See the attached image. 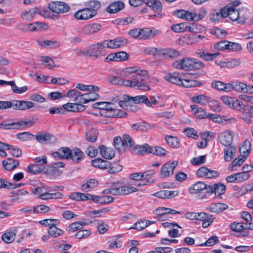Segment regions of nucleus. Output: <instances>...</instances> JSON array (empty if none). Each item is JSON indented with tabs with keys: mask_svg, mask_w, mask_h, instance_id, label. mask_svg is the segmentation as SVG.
I'll use <instances>...</instances> for the list:
<instances>
[{
	"mask_svg": "<svg viewBox=\"0 0 253 253\" xmlns=\"http://www.w3.org/2000/svg\"><path fill=\"white\" fill-rule=\"evenodd\" d=\"M122 74L124 78H128L133 74L131 80L122 79L120 84L142 90H150L149 86L143 82L148 79V72L137 67H128L122 70Z\"/></svg>",
	"mask_w": 253,
	"mask_h": 253,
	"instance_id": "obj_1",
	"label": "nucleus"
},
{
	"mask_svg": "<svg viewBox=\"0 0 253 253\" xmlns=\"http://www.w3.org/2000/svg\"><path fill=\"white\" fill-rule=\"evenodd\" d=\"M172 65L175 68L184 71L199 70L204 67L202 62L192 58H184L181 60H176Z\"/></svg>",
	"mask_w": 253,
	"mask_h": 253,
	"instance_id": "obj_2",
	"label": "nucleus"
},
{
	"mask_svg": "<svg viewBox=\"0 0 253 253\" xmlns=\"http://www.w3.org/2000/svg\"><path fill=\"white\" fill-rule=\"evenodd\" d=\"M137 189L129 186H119L117 183H113L110 187L103 191L104 194L121 196L136 192Z\"/></svg>",
	"mask_w": 253,
	"mask_h": 253,
	"instance_id": "obj_3",
	"label": "nucleus"
},
{
	"mask_svg": "<svg viewBox=\"0 0 253 253\" xmlns=\"http://www.w3.org/2000/svg\"><path fill=\"white\" fill-rule=\"evenodd\" d=\"M211 190V185H207L202 182H197L189 188L190 194H197L201 199L206 198L209 196V191Z\"/></svg>",
	"mask_w": 253,
	"mask_h": 253,
	"instance_id": "obj_4",
	"label": "nucleus"
},
{
	"mask_svg": "<svg viewBox=\"0 0 253 253\" xmlns=\"http://www.w3.org/2000/svg\"><path fill=\"white\" fill-rule=\"evenodd\" d=\"M34 124L35 122L32 120L14 122L10 119L6 120L0 123V128L2 129H18L25 126H31Z\"/></svg>",
	"mask_w": 253,
	"mask_h": 253,
	"instance_id": "obj_5",
	"label": "nucleus"
},
{
	"mask_svg": "<svg viewBox=\"0 0 253 253\" xmlns=\"http://www.w3.org/2000/svg\"><path fill=\"white\" fill-rule=\"evenodd\" d=\"M227 14V17L229 16L232 21H237L238 23L243 24L246 21V18L244 15H241V12H239L238 9L233 8L230 5H227L225 7Z\"/></svg>",
	"mask_w": 253,
	"mask_h": 253,
	"instance_id": "obj_6",
	"label": "nucleus"
},
{
	"mask_svg": "<svg viewBox=\"0 0 253 253\" xmlns=\"http://www.w3.org/2000/svg\"><path fill=\"white\" fill-rule=\"evenodd\" d=\"M49 9L56 14H63L68 12L70 7L65 2L60 1H52L48 4Z\"/></svg>",
	"mask_w": 253,
	"mask_h": 253,
	"instance_id": "obj_7",
	"label": "nucleus"
},
{
	"mask_svg": "<svg viewBox=\"0 0 253 253\" xmlns=\"http://www.w3.org/2000/svg\"><path fill=\"white\" fill-rule=\"evenodd\" d=\"M178 165L177 161L168 162L162 166L160 176L161 178L169 177L173 174L174 169Z\"/></svg>",
	"mask_w": 253,
	"mask_h": 253,
	"instance_id": "obj_8",
	"label": "nucleus"
},
{
	"mask_svg": "<svg viewBox=\"0 0 253 253\" xmlns=\"http://www.w3.org/2000/svg\"><path fill=\"white\" fill-rule=\"evenodd\" d=\"M218 139L220 143L224 146H230L233 141V132L229 130L221 132L218 135Z\"/></svg>",
	"mask_w": 253,
	"mask_h": 253,
	"instance_id": "obj_9",
	"label": "nucleus"
},
{
	"mask_svg": "<svg viewBox=\"0 0 253 253\" xmlns=\"http://www.w3.org/2000/svg\"><path fill=\"white\" fill-rule=\"evenodd\" d=\"M161 34V31L154 28L141 29L140 40H149Z\"/></svg>",
	"mask_w": 253,
	"mask_h": 253,
	"instance_id": "obj_10",
	"label": "nucleus"
},
{
	"mask_svg": "<svg viewBox=\"0 0 253 253\" xmlns=\"http://www.w3.org/2000/svg\"><path fill=\"white\" fill-rule=\"evenodd\" d=\"M102 45V42L90 45L87 49V55L95 58H98L102 55V50L104 48Z\"/></svg>",
	"mask_w": 253,
	"mask_h": 253,
	"instance_id": "obj_11",
	"label": "nucleus"
},
{
	"mask_svg": "<svg viewBox=\"0 0 253 253\" xmlns=\"http://www.w3.org/2000/svg\"><path fill=\"white\" fill-rule=\"evenodd\" d=\"M196 174L199 177L205 178H211L216 177L218 175L217 171L210 169L205 167L199 169L197 171Z\"/></svg>",
	"mask_w": 253,
	"mask_h": 253,
	"instance_id": "obj_12",
	"label": "nucleus"
},
{
	"mask_svg": "<svg viewBox=\"0 0 253 253\" xmlns=\"http://www.w3.org/2000/svg\"><path fill=\"white\" fill-rule=\"evenodd\" d=\"M48 28V25L41 22H35L28 23L25 25V30L30 32H36L46 30Z\"/></svg>",
	"mask_w": 253,
	"mask_h": 253,
	"instance_id": "obj_13",
	"label": "nucleus"
},
{
	"mask_svg": "<svg viewBox=\"0 0 253 253\" xmlns=\"http://www.w3.org/2000/svg\"><path fill=\"white\" fill-rule=\"evenodd\" d=\"M94 16L87 7L79 10L74 14V16L76 19L82 20L90 19Z\"/></svg>",
	"mask_w": 253,
	"mask_h": 253,
	"instance_id": "obj_14",
	"label": "nucleus"
},
{
	"mask_svg": "<svg viewBox=\"0 0 253 253\" xmlns=\"http://www.w3.org/2000/svg\"><path fill=\"white\" fill-rule=\"evenodd\" d=\"M159 54L160 56L166 59L173 58L179 56V52L172 48H164L159 50Z\"/></svg>",
	"mask_w": 253,
	"mask_h": 253,
	"instance_id": "obj_15",
	"label": "nucleus"
},
{
	"mask_svg": "<svg viewBox=\"0 0 253 253\" xmlns=\"http://www.w3.org/2000/svg\"><path fill=\"white\" fill-rule=\"evenodd\" d=\"M228 208V205L224 203H213L207 207V210L211 212L220 213L227 209Z\"/></svg>",
	"mask_w": 253,
	"mask_h": 253,
	"instance_id": "obj_16",
	"label": "nucleus"
},
{
	"mask_svg": "<svg viewBox=\"0 0 253 253\" xmlns=\"http://www.w3.org/2000/svg\"><path fill=\"white\" fill-rule=\"evenodd\" d=\"M99 150L100 155L106 159H111L115 156L114 150L110 148L106 147L105 145H101L99 147Z\"/></svg>",
	"mask_w": 253,
	"mask_h": 253,
	"instance_id": "obj_17",
	"label": "nucleus"
},
{
	"mask_svg": "<svg viewBox=\"0 0 253 253\" xmlns=\"http://www.w3.org/2000/svg\"><path fill=\"white\" fill-rule=\"evenodd\" d=\"M237 149L233 146L226 147L223 150L224 160L227 162H230L235 157Z\"/></svg>",
	"mask_w": 253,
	"mask_h": 253,
	"instance_id": "obj_18",
	"label": "nucleus"
},
{
	"mask_svg": "<svg viewBox=\"0 0 253 253\" xmlns=\"http://www.w3.org/2000/svg\"><path fill=\"white\" fill-rule=\"evenodd\" d=\"M84 152L78 148H75L71 150L70 158L76 163H79L84 158Z\"/></svg>",
	"mask_w": 253,
	"mask_h": 253,
	"instance_id": "obj_19",
	"label": "nucleus"
},
{
	"mask_svg": "<svg viewBox=\"0 0 253 253\" xmlns=\"http://www.w3.org/2000/svg\"><path fill=\"white\" fill-rule=\"evenodd\" d=\"M63 109L66 111L81 112L85 109L84 105L78 104L76 102L74 103H68L63 105Z\"/></svg>",
	"mask_w": 253,
	"mask_h": 253,
	"instance_id": "obj_20",
	"label": "nucleus"
},
{
	"mask_svg": "<svg viewBox=\"0 0 253 253\" xmlns=\"http://www.w3.org/2000/svg\"><path fill=\"white\" fill-rule=\"evenodd\" d=\"M37 7L25 10L21 12V18L25 21H31L37 14Z\"/></svg>",
	"mask_w": 253,
	"mask_h": 253,
	"instance_id": "obj_21",
	"label": "nucleus"
},
{
	"mask_svg": "<svg viewBox=\"0 0 253 253\" xmlns=\"http://www.w3.org/2000/svg\"><path fill=\"white\" fill-rule=\"evenodd\" d=\"M91 165L97 168L106 169L111 166V164L109 161L103 160L101 158H96L91 161Z\"/></svg>",
	"mask_w": 253,
	"mask_h": 253,
	"instance_id": "obj_22",
	"label": "nucleus"
},
{
	"mask_svg": "<svg viewBox=\"0 0 253 253\" xmlns=\"http://www.w3.org/2000/svg\"><path fill=\"white\" fill-rule=\"evenodd\" d=\"M226 9L225 7L220 9L219 11L213 10L210 16V19L211 21L216 22L218 21L220 19L225 18L227 17L226 13Z\"/></svg>",
	"mask_w": 253,
	"mask_h": 253,
	"instance_id": "obj_23",
	"label": "nucleus"
},
{
	"mask_svg": "<svg viewBox=\"0 0 253 253\" xmlns=\"http://www.w3.org/2000/svg\"><path fill=\"white\" fill-rule=\"evenodd\" d=\"M16 233V229H10L2 235L1 239L6 243H11L15 240Z\"/></svg>",
	"mask_w": 253,
	"mask_h": 253,
	"instance_id": "obj_24",
	"label": "nucleus"
},
{
	"mask_svg": "<svg viewBox=\"0 0 253 253\" xmlns=\"http://www.w3.org/2000/svg\"><path fill=\"white\" fill-rule=\"evenodd\" d=\"M101 29V25L98 23H92L84 26L82 32L85 35H91L96 33Z\"/></svg>",
	"mask_w": 253,
	"mask_h": 253,
	"instance_id": "obj_25",
	"label": "nucleus"
},
{
	"mask_svg": "<svg viewBox=\"0 0 253 253\" xmlns=\"http://www.w3.org/2000/svg\"><path fill=\"white\" fill-rule=\"evenodd\" d=\"M19 165V161L12 158H8L2 161V166L5 169L10 171L16 168Z\"/></svg>",
	"mask_w": 253,
	"mask_h": 253,
	"instance_id": "obj_26",
	"label": "nucleus"
},
{
	"mask_svg": "<svg viewBox=\"0 0 253 253\" xmlns=\"http://www.w3.org/2000/svg\"><path fill=\"white\" fill-rule=\"evenodd\" d=\"M98 184V180L95 179H87L85 183L81 185V188L83 191L89 192L95 188Z\"/></svg>",
	"mask_w": 253,
	"mask_h": 253,
	"instance_id": "obj_27",
	"label": "nucleus"
},
{
	"mask_svg": "<svg viewBox=\"0 0 253 253\" xmlns=\"http://www.w3.org/2000/svg\"><path fill=\"white\" fill-rule=\"evenodd\" d=\"M71 150L68 147H62L57 152L53 153L55 157H59L62 159H69L70 156Z\"/></svg>",
	"mask_w": 253,
	"mask_h": 253,
	"instance_id": "obj_28",
	"label": "nucleus"
},
{
	"mask_svg": "<svg viewBox=\"0 0 253 253\" xmlns=\"http://www.w3.org/2000/svg\"><path fill=\"white\" fill-rule=\"evenodd\" d=\"M247 85V84L241 82L230 83V92L236 90L238 92H245Z\"/></svg>",
	"mask_w": 253,
	"mask_h": 253,
	"instance_id": "obj_29",
	"label": "nucleus"
},
{
	"mask_svg": "<svg viewBox=\"0 0 253 253\" xmlns=\"http://www.w3.org/2000/svg\"><path fill=\"white\" fill-rule=\"evenodd\" d=\"M124 3L121 1H115L111 3L107 7V11L110 13H116L123 9Z\"/></svg>",
	"mask_w": 253,
	"mask_h": 253,
	"instance_id": "obj_30",
	"label": "nucleus"
},
{
	"mask_svg": "<svg viewBox=\"0 0 253 253\" xmlns=\"http://www.w3.org/2000/svg\"><path fill=\"white\" fill-rule=\"evenodd\" d=\"M164 79L171 83L176 84L177 85H180L181 84V80L179 77L178 74L176 73H168L165 75Z\"/></svg>",
	"mask_w": 253,
	"mask_h": 253,
	"instance_id": "obj_31",
	"label": "nucleus"
},
{
	"mask_svg": "<svg viewBox=\"0 0 253 253\" xmlns=\"http://www.w3.org/2000/svg\"><path fill=\"white\" fill-rule=\"evenodd\" d=\"M70 199L76 201H88L91 197L90 194H84L80 192H74L69 195Z\"/></svg>",
	"mask_w": 253,
	"mask_h": 253,
	"instance_id": "obj_32",
	"label": "nucleus"
},
{
	"mask_svg": "<svg viewBox=\"0 0 253 253\" xmlns=\"http://www.w3.org/2000/svg\"><path fill=\"white\" fill-rule=\"evenodd\" d=\"M87 224V223L84 221H76L70 224L67 228L68 232H74L78 230H81L83 226Z\"/></svg>",
	"mask_w": 253,
	"mask_h": 253,
	"instance_id": "obj_33",
	"label": "nucleus"
},
{
	"mask_svg": "<svg viewBox=\"0 0 253 253\" xmlns=\"http://www.w3.org/2000/svg\"><path fill=\"white\" fill-rule=\"evenodd\" d=\"M85 5L87 8L94 14L95 16L97 14V11L101 7V4L97 0H90L86 2Z\"/></svg>",
	"mask_w": 253,
	"mask_h": 253,
	"instance_id": "obj_34",
	"label": "nucleus"
},
{
	"mask_svg": "<svg viewBox=\"0 0 253 253\" xmlns=\"http://www.w3.org/2000/svg\"><path fill=\"white\" fill-rule=\"evenodd\" d=\"M226 186L222 183H215L211 186V190L209 191V195L213 193L217 195H222L225 193Z\"/></svg>",
	"mask_w": 253,
	"mask_h": 253,
	"instance_id": "obj_35",
	"label": "nucleus"
},
{
	"mask_svg": "<svg viewBox=\"0 0 253 253\" xmlns=\"http://www.w3.org/2000/svg\"><path fill=\"white\" fill-rule=\"evenodd\" d=\"M151 147L147 144L143 145H135L131 151L139 154L143 155L146 153H150Z\"/></svg>",
	"mask_w": 253,
	"mask_h": 253,
	"instance_id": "obj_36",
	"label": "nucleus"
},
{
	"mask_svg": "<svg viewBox=\"0 0 253 253\" xmlns=\"http://www.w3.org/2000/svg\"><path fill=\"white\" fill-rule=\"evenodd\" d=\"M211 86L219 90L230 92V83L225 84L220 81H215L212 83Z\"/></svg>",
	"mask_w": 253,
	"mask_h": 253,
	"instance_id": "obj_37",
	"label": "nucleus"
},
{
	"mask_svg": "<svg viewBox=\"0 0 253 253\" xmlns=\"http://www.w3.org/2000/svg\"><path fill=\"white\" fill-rule=\"evenodd\" d=\"M204 38L205 37L201 35L197 36L194 34H191L189 36L184 38V42L187 44L192 45L199 42Z\"/></svg>",
	"mask_w": 253,
	"mask_h": 253,
	"instance_id": "obj_38",
	"label": "nucleus"
},
{
	"mask_svg": "<svg viewBox=\"0 0 253 253\" xmlns=\"http://www.w3.org/2000/svg\"><path fill=\"white\" fill-rule=\"evenodd\" d=\"M23 185H24V184H16L14 183H11L7 181L5 179L0 178V189L6 188L9 189H13Z\"/></svg>",
	"mask_w": 253,
	"mask_h": 253,
	"instance_id": "obj_39",
	"label": "nucleus"
},
{
	"mask_svg": "<svg viewBox=\"0 0 253 253\" xmlns=\"http://www.w3.org/2000/svg\"><path fill=\"white\" fill-rule=\"evenodd\" d=\"M231 229L234 231L240 232L243 231L241 234L242 236H245L246 235V233L244 231L246 229L245 224L241 222H234L231 223L230 225Z\"/></svg>",
	"mask_w": 253,
	"mask_h": 253,
	"instance_id": "obj_40",
	"label": "nucleus"
},
{
	"mask_svg": "<svg viewBox=\"0 0 253 253\" xmlns=\"http://www.w3.org/2000/svg\"><path fill=\"white\" fill-rule=\"evenodd\" d=\"M145 3L154 11H160L163 7L162 4L159 0H146Z\"/></svg>",
	"mask_w": 253,
	"mask_h": 253,
	"instance_id": "obj_41",
	"label": "nucleus"
},
{
	"mask_svg": "<svg viewBox=\"0 0 253 253\" xmlns=\"http://www.w3.org/2000/svg\"><path fill=\"white\" fill-rule=\"evenodd\" d=\"M64 233V231L61 229L57 227L56 225H53L48 228V234L52 238H57L62 235Z\"/></svg>",
	"mask_w": 253,
	"mask_h": 253,
	"instance_id": "obj_42",
	"label": "nucleus"
},
{
	"mask_svg": "<svg viewBox=\"0 0 253 253\" xmlns=\"http://www.w3.org/2000/svg\"><path fill=\"white\" fill-rule=\"evenodd\" d=\"M98 132L97 129L92 128L86 132V140L91 142H95L97 139Z\"/></svg>",
	"mask_w": 253,
	"mask_h": 253,
	"instance_id": "obj_43",
	"label": "nucleus"
},
{
	"mask_svg": "<svg viewBox=\"0 0 253 253\" xmlns=\"http://www.w3.org/2000/svg\"><path fill=\"white\" fill-rule=\"evenodd\" d=\"M211 98L209 96L204 95H199L192 97V101L195 103L206 105L211 101Z\"/></svg>",
	"mask_w": 253,
	"mask_h": 253,
	"instance_id": "obj_44",
	"label": "nucleus"
},
{
	"mask_svg": "<svg viewBox=\"0 0 253 253\" xmlns=\"http://www.w3.org/2000/svg\"><path fill=\"white\" fill-rule=\"evenodd\" d=\"M150 225V221L147 220H143L138 221L135 223L132 226L129 228V229H134L138 231H140Z\"/></svg>",
	"mask_w": 253,
	"mask_h": 253,
	"instance_id": "obj_45",
	"label": "nucleus"
},
{
	"mask_svg": "<svg viewBox=\"0 0 253 253\" xmlns=\"http://www.w3.org/2000/svg\"><path fill=\"white\" fill-rule=\"evenodd\" d=\"M36 42L39 45L45 48L56 47L59 46V44L57 42L48 40H45L43 41L40 40H37Z\"/></svg>",
	"mask_w": 253,
	"mask_h": 253,
	"instance_id": "obj_46",
	"label": "nucleus"
},
{
	"mask_svg": "<svg viewBox=\"0 0 253 253\" xmlns=\"http://www.w3.org/2000/svg\"><path fill=\"white\" fill-rule=\"evenodd\" d=\"M150 150V153L160 157L165 156L168 152L166 149L159 146L151 147Z\"/></svg>",
	"mask_w": 253,
	"mask_h": 253,
	"instance_id": "obj_47",
	"label": "nucleus"
},
{
	"mask_svg": "<svg viewBox=\"0 0 253 253\" xmlns=\"http://www.w3.org/2000/svg\"><path fill=\"white\" fill-rule=\"evenodd\" d=\"M191 109L192 110L196 109L195 111V116L199 119H205L207 118L206 111L202 108L197 107V105H192Z\"/></svg>",
	"mask_w": 253,
	"mask_h": 253,
	"instance_id": "obj_48",
	"label": "nucleus"
},
{
	"mask_svg": "<svg viewBox=\"0 0 253 253\" xmlns=\"http://www.w3.org/2000/svg\"><path fill=\"white\" fill-rule=\"evenodd\" d=\"M114 145L116 149L120 152H123L126 149V146L124 145L123 139L121 137L117 136L114 138Z\"/></svg>",
	"mask_w": 253,
	"mask_h": 253,
	"instance_id": "obj_49",
	"label": "nucleus"
},
{
	"mask_svg": "<svg viewBox=\"0 0 253 253\" xmlns=\"http://www.w3.org/2000/svg\"><path fill=\"white\" fill-rule=\"evenodd\" d=\"M165 139L167 143L172 148H177L179 146V142L178 138L171 135L166 136Z\"/></svg>",
	"mask_w": 253,
	"mask_h": 253,
	"instance_id": "obj_50",
	"label": "nucleus"
},
{
	"mask_svg": "<svg viewBox=\"0 0 253 253\" xmlns=\"http://www.w3.org/2000/svg\"><path fill=\"white\" fill-rule=\"evenodd\" d=\"M43 169L42 166H39L35 163L29 165L26 169V171L29 173L35 174L41 172Z\"/></svg>",
	"mask_w": 253,
	"mask_h": 253,
	"instance_id": "obj_51",
	"label": "nucleus"
},
{
	"mask_svg": "<svg viewBox=\"0 0 253 253\" xmlns=\"http://www.w3.org/2000/svg\"><path fill=\"white\" fill-rule=\"evenodd\" d=\"M123 142L126 147H127L129 148L130 151H132L134 148L135 143L130 136L126 134L123 135Z\"/></svg>",
	"mask_w": 253,
	"mask_h": 253,
	"instance_id": "obj_52",
	"label": "nucleus"
},
{
	"mask_svg": "<svg viewBox=\"0 0 253 253\" xmlns=\"http://www.w3.org/2000/svg\"><path fill=\"white\" fill-rule=\"evenodd\" d=\"M187 23H181L171 26V29L175 33H181L186 31Z\"/></svg>",
	"mask_w": 253,
	"mask_h": 253,
	"instance_id": "obj_53",
	"label": "nucleus"
},
{
	"mask_svg": "<svg viewBox=\"0 0 253 253\" xmlns=\"http://www.w3.org/2000/svg\"><path fill=\"white\" fill-rule=\"evenodd\" d=\"M243 102L238 99H234V101L232 104L231 108L241 112H243L245 110V105Z\"/></svg>",
	"mask_w": 253,
	"mask_h": 253,
	"instance_id": "obj_54",
	"label": "nucleus"
},
{
	"mask_svg": "<svg viewBox=\"0 0 253 253\" xmlns=\"http://www.w3.org/2000/svg\"><path fill=\"white\" fill-rule=\"evenodd\" d=\"M76 88L82 91H98V87L92 85H86L80 83L76 84Z\"/></svg>",
	"mask_w": 253,
	"mask_h": 253,
	"instance_id": "obj_55",
	"label": "nucleus"
},
{
	"mask_svg": "<svg viewBox=\"0 0 253 253\" xmlns=\"http://www.w3.org/2000/svg\"><path fill=\"white\" fill-rule=\"evenodd\" d=\"M10 85L11 87V89L13 92L17 94H22L23 93H24L28 89V87L27 86H23L21 87H18L15 84L14 82L12 81H11V83H10Z\"/></svg>",
	"mask_w": 253,
	"mask_h": 253,
	"instance_id": "obj_56",
	"label": "nucleus"
},
{
	"mask_svg": "<svg viewBox=\"0 0 253 253\" xmlns=\"http://www.w3.org/2000/svg\"><path fill=\"white\" fill-rule=\"evenodd\" d=\"M16 137L18 139L22 141H28L32 140L35 138V136L33 134L27 131L17 134Z\"/></svg>",
	"mask_w": 253,
	"mask_h": 253,
	"instance_id": "obj_57",
	"label": "nucleus"
},
{
	"mask_svg": "<svg viewBox=\"0 0 253 253\" xmlns=\"http://www.w3.org/2000/svg\"><path fill=\"white\" fill-rule=\"evenodd\" d=\"M167 208L165 207H159L157 208L154 211L155 214L159 216V219L160 220H164V218H167Z\"/></svg>",
	"mask_w": 253,
	"mask_h": 253,
	"instance_id": "obj_58",
	"label": "nucleus"
},
{
	"mask_svg": "<svg viewBox=\"0 0 253 253\" xmlns=\"http://www.w3.org/2000/svg\"><path fill=\"white\" fill-rule=\"evenodd\" d=\"M251 150V143L250 141L246 140L244 143L242 145L240 148V151L241 153L244 154L243 156H246L247 157L250 153Z\"/></svg>",
	"mask_w": 253,
	"mask_h": 253,
	"instance_id": "obj_59",
	"label": "nucleus"
},
{
	"mask_svg": "<svg viewBox=\"0 0 253 253\" xmlns=\"http://www.w3.org/2000/svg\"><path fill=\"white\" fill-rule=\"evenodd\" d=\"M50 210V208L44 205H38L33 208L34 213H45L48 212Z\"/></svg>",
	"mask_w": 253,
	"mask_h": 253,
	"instance_id": "obj_60",
	"label": "nucleus"
},
{
	"mask_svg": "<svg viewBox=\"0 0 253 253\" xmlns=\"http://www.w3.org/2000/svg\"><path fill=\"white\" fill-rule=\"evenodd\" d=\"M198 83L199 82L195 80L184 79L181 80V84H180V85H182L185 87L189 88L198 86Z\"/></svg>",
	"mask_w": 253,
	"mask_h": 253,
	"instance_id": "obj_61",
	"label": "nucleus"
},
{
	"mask_svg": "<svg viewBox=\"0 0 253 253\" xmlns=\"http://www.w3.org/2000/svg\"><path fill=\"white\" fill-rule=\"evenodd\" d=\"M218 238L215 236H212L209 239L204 243L201 244L199 245V246L203 247V246H212L219 242Z\"/></svg>",
	"mask_w": 253,
	"mask_h": 253,
	"instance_id": "obj_62",
	"label": "nucleus"
},
{
	"mask_svg": "<svg viewBox=\"0 0 253 253\" xmlns=\"http://www.w3.org/2000/svg\"><path fill=\"white\" fill-rule=\"evenodd\" d=\"M197 54L200 57L207 61L213 60L219 55V53H209L203 52H200L197 53Z\"/></svg>",
	"mask_w": 253,
	"mask_h": 253,
	"instance_id": "obj_63",
	"label": "nucleus"
},
{
	"mask_svg": "<svg viewBox=\"0 0 253 253\" xmlns=\"http://www.w3.org/2000/svg\"><path fill=\"white\" fill-rule=\"evenodd\" d=\"M242 46L238 43L228 41L227 50L230 51H237L242 49Z\"/></svg>",
	"mask_w": 253,
	"mask_h": 253,
	"instance_id": "obj_64",
	"label": "nucleus"
}]
</instances>
